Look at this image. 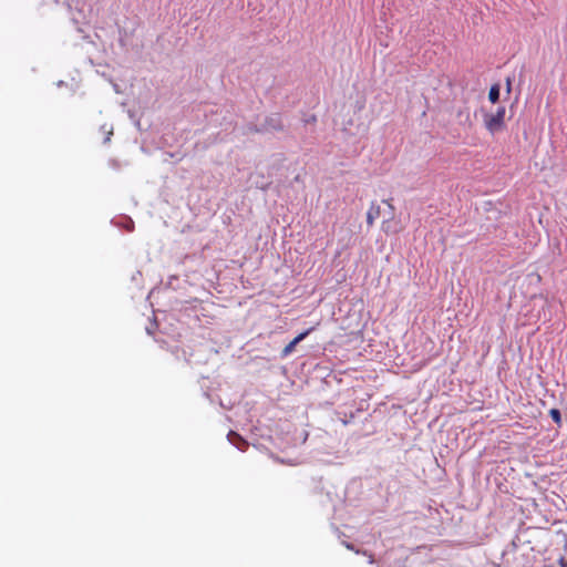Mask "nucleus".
<instances>
[{
  "mask_svg": "<svg viewBox=\"0 0 567 567\" xmlns=\"http://www.w3.org/2000/svg\"><path fill=\"white\" fill-rule=\"evenodd\" d=\"M505 114L504 106L498 107L495 113H484V126L492 135L505 128Z\"/></svg>",
  "mask_w": 567,
  "mask_h": 567,
  "instance_id": "1",
  "label": "nucleus"
},
{
  "mask_svg": "<svg viewBox=\"0 0 567 567\" xmlns=\"http://www.w3.org/2000/svg\"><path fill=\"white\" fill-rule=\"evenodd\" d=\"M384 204L388 205V207L391 210V217L389 219H385L381 224V229L386 235L398 234L402 230L401 223L394 218V206L391 202V199H384Z\"/></svg>",
  "mask_w": 567,
  "mask_h": 567,
  "instance_id": "2",
  "label": "nucleus"
},
{
  "mask_svg": "<svg viewBox=\"0 0 567 567\" xmlns=\"http://www.w3.org/2000/svg\"><path fill=\"white\" fill-rule=\"evenodd\" d=\"M284 128V124L279 114L268 116L257 132H278Z\"/></svg>",
  "mask_w": 567,
  "mask_h": 567,
  "instance_id": "3",
  "label": "nucleus"
},
{
  "mask_svg": "<svg viewBox=\"0 0 567 567\" xmlns=\"http://www.w3.org/2000/svg\"><path fill=\"white\" fill-rule=\"evenodd\" d=\"M313 328H310L301 333H299L297 337H295L284 349L281 352V357L289 355L296 348V346L301 342L311 331Z\"/></svg>",
  "mask_w": 567,
  "mask_h": 567,
  "instance_id": "4",
  "label": "nucleus"
},
{
  "mask_svg": "<svg viewBox=\"0 0 567 567\" xmlns=\"http://www.w3.org/2000/svg\"><path fill=\"white\" fill-rule=\"evenodd\" d=\"M381 209L375 203H371L367 212V224L369 227L373 226L374 221L380 217Z\"/></svg>",
  "mask_w": 567,
  "mask_h": 567,
  "instance_id": "5",
  "label": "nucleus"
},
{
  "mask_svg": "<svg viewBox=\"0 0 567 567\" xmlns=\"http://www.w3.org/2000/svg\"><path fill=\"white\" fill-rule=\"evenodd\" d=\"M488 99L492 103H496L499 99V85L494 84L491 86L488 92Z\"/></svg>",
  "mask_w": 567,
  "mask_h": 567,
  "instance_id": "6",
  "label": "nucleus"
},
{
  "mask_svg": "<svg viewBox=\"0 0 567 567\" xmlns=\"http://www.w3.org/2000/svg\"><path fill=\"white\" fill-rule=\"evenodd\" d=\"M549 415H550V417L553 419V421H554L555 423L560 424V422H561V414H560V411H559V410H557V409H551V410L549 411Z\"/></svg>",
  "mask_w": 567,
  "mask_h": 567,
  "instance_id": "7",
  "label": "nucleus"
},
{
  "mask_svg": "<svg viewBox=\"0 0 567 567\" xmlns=\"http://www.w3.org/2000/svg\"><path fill=\"white\" fill-rule=\"evenodd\" d=\"M560 567H567V561H565L564 559H561V561H560Z\"/></svg>",
  "mask_w": 567,
  "mask_h": 567,
  "instance_id": "8",
  "label": "nucleus"
},
{
  "mask_svg": "<svg viewBox=\"0 0 567 567\" xmlns=\"http://www.w3.org/2000/svg\"><path fill=\"white\" fill-rule=\"evenodd\" d=\"M112 134H113V132H112V131H110V132H109V135H107V136H106V138H105V142H109V141H110V135H112Z\"/></svg>",
  "mask_w": 567,
  "mask_h": 567,
  "instance_id": "9",
  "label": "nucleus"
},
{
  "mask_svg": "<svg viewBox=\"0 0 567 567\" xmlns=\"http://www.w3.org/2000/svg\"><path fill=\"white\" fill-rule=\"evenodd\" d=\"M507 85H508V91L511 90V82L508 81L507 82Z\"/></svg>",
  "mask_w": 567,
  "mask_h": 567,
  "instance_id": "10",
  "label": "nucleus"
}]
</instances>
